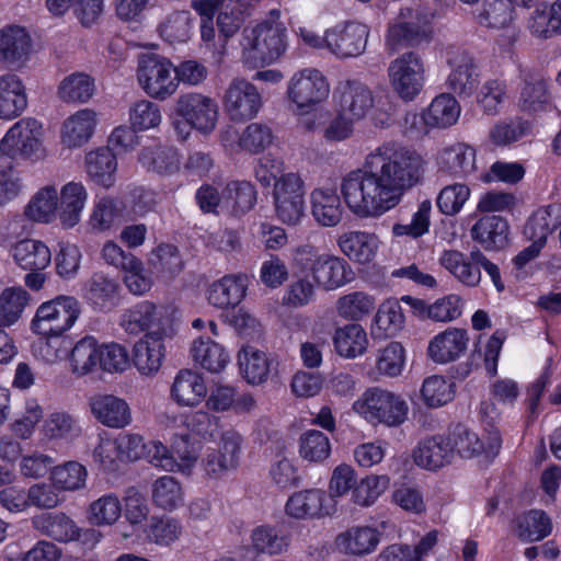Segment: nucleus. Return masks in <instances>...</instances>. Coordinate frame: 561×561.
Wrapping results in <instances>:
<instances>
[{
  "label": "nucleus",
  "mask_w": 561,
  "mask_h": 561,
  "mask_svg": "<svg viewBox=\"0 0 561 561\" xmlns=\"http://www.w3.org/2000/svg\"><path fill=\"white\" fill-rule=\"evenodd\" d=\"M422 157L405 147L383 144L370 151L363 167L350 172L341 192L350 210L359 218H377L397 207L404 194L421 183Z\"/></svg>",
  "instance_id": "f257e3e1"
},
{
  "label": "nucleus",
  "mask_w": 561,
  "mask_h": 561,
  "mask_svg": "<svg viewBox=\"0 0 561 561\" xmlns=\"http://www.w3.org/2000/svg\"><path fill=\"white\" fill-rule=\"evenodd\" d=\"M294 260L305 271H309L316 285L324 290H334L354 279L351 265L330 253H321L311 244L297 248Z\"/></svg>",
  "instance_id": "f03ea898"
},
{
  "label": "nucleus",
  "mask_w": 561,
  "mask_h": 561,
  "mask_svg": "<svg viewBox=\"0 0 561 561\" xmlns=\"http://www.w3.org/2000/svg\"><path fill=\"white\" fill-rule=\"evenodd\" d=\"M286 28L279 22L265 21L242 31L244 60L253 67L273 62L286 49Z\"/></svg>",
  "instance_id": "7ed1b4c3"
},
{
  "label": "nucleus",
  "mask_w": 561,
  "mask_h": 561,
  "mask_svg": "<svg viewBox=\"0 0 561 561\" xmlns=\"http://www.w3.org/2000/svg\"><path fill=\"white\" fill-rule=\"evenodd\" d=\"M353 409L367 421L389 427L403 424L409 413V405L400 394L378 387L367 389L354 402Z\"/></svg>",
  "instance_id": "20e7f679"
},
{
  "label": "nucleus",
  "mask_w": 561,
  "mask_h": 561,
  "mask_svg": "<svg viewBox=\"0 0 561 561\" xmlns=\"http://www.w3.org/2000/svg\"><path fill=\"white\" fill-rule=\"evenodd\" d=\"M137 78L141 89L153 100L165 101L178 90L172 62L153 53L139 58Z\"/></svg>",
  "instance_id": "39448f33"
},
{
  "label": "nucleus",
  "mask_w": 561,
  "mask_h": 561,
  "mask_svg": "<svg viewBox=\"0 0 561 561\" xmlns=\"http://www.w3.org/2000/svg\"><path fill=\"white\" fill-rule=\"evenodd\" d=\"M80 313L77 298L60 295L37 308L32 329L38 334L59 336L75 324Z\"/></svg>",
  "instance_id": "423d86ee"
},
{
  "label": "nucleus",
  "mask_w": 561,
  "mask_h": 561,
  "mask_svg": "<svg viewBox=\"0 0 561 561\" xmlns=\"http://www.w3.org/2000/svg\"><path fill=\"white\" fill-rule=\"evenodd\" d=\"M329 95L328 79L314 68L297 71L287 84V98L300 114L314 111Z\"/></svg>",
  "instance_id": "0eeeda50"
},
{
  "label": "nucleus",
  "mask_w": 561,
  "mask_h": 561,
  "mask_svg": "<svg viewBox=\"0 0 561 561\" xmlns=\"http://www.w3.org/2000/svg\"><path fill=\"white\" fill-rule=\"evenodd\" d=\"M425 68L422 58L414 51L404 53L389 64V82L397 95L413 101L425 82Z\"/></svg>",
  "instance_id": "6e6552de"
},
{
  "label": "nucleus",
  "mask_w": 561,
  "mask_h": 561,
  "mask_svg": "<svg viewBox=\"0 0 561 561\" xmlns=\"http://www.w3.org/2000/svg\"><path fill=\"white\" fill-rule=\"evenodd\" d=\"M273 199L276 217L284 224L296 226L305 215V185L299 174L289 172L274 184Z\"/></svg>",
  "instance_id": "1a4fd4ad"
},
{
  "label": "nucleus",
  "mask_w": 561,
  "mask_h": 561,
  "mask_svg": "<svg viewBox=\"0 0 561 561\" xmlns=\"http://www.w3.org/2000/svg\"><path fill=\"white\" fill-rule=\"evenodd\" d=\"M174 113L195 129L211 131L218 119V105L214 99L202 93L181 94L174 102Z\"/></svg>",
  "instance_id": "9d476101"
},
{
  "label": "nucleus",
  "mask_w": 561,
  "mask_h": 561,
  "mask_svg": "<svg viewBox=\"0 0 561 561\" xmlns=\"http://www.w3.org/2000/svg\"><path fill=\"white\" fill-rule=\"evenodd\" d=\"M368 36L367 25L347 22L325 32V47L339 58L357 57L365 51Z\"/></svg>",
  "instance_id": "9b49d317"
},
{
  "label": "nucleus",
  "mask_w": 561,
  "mask_h": 561,
  "mask_svg": "<svg viewBox=\"0 0 561 561\" xmlns=\"http://www.w3.org/2000/svg\"><path fill=\"white\" fill-rule=\"evenodd\" d=\"M42 125L34 118L16 122L0 141V150L11 158H30L41 147Z\"/></svg>",
  "instance_id": "f8f14e48"
},
{
  "label": "nucleus",
  "mask_w": 561,
  "mask_h": 561,
  "mask_svg": "<svg viewBox=\"0 0 561 561\" xmlns=\"http://www.w3.org/2000/svg\"><path fill=\"white\" fill-rule=\"evenodd\" d=\"M447 438L451 447L453 457L456 454L462 458H472L480 454H485L486 457H494L499 454L502 445V438L497 431L490 432L484 442L462 424L455 425Z\"/></svg>",
  "instance_id": "ddd939ff"
},
{
  "label": "nucleus",
  "mask_w": 561,
  "mask_h": 561,
  "mask_svg": "<svg viewBox=\"0 0 561 561\" xmlns=\"http://www.w3.org/2000/svg\"><path fill=\"white\" fill-rule=\"evenodd\" d=\"M173 328L146 333L134 346V364L144 376H152L159 371L165 356L164 340L172 337Z\"/></svg>",
  "instance_id": "4468645a"
},
{
  "label": "nucleus",
  "mask_w": 561,
  "mask_h": 561,
  "mask_svg": "<svg viewBox=\"0 0 561 561\" xmlns=\"http://www.w3.org/2000/svg\"><path fill=\"white\" fill-rule=\"evenodd\" d=\"M262 106V96L253 83L233 79L226 90L225 108L233 121L254 117Z\"/></svg>",
  "instance_id": "2eb2a0df"
},
{
  "label": "nucleus",
  "mask_w": 561,
  "mask_h": 561,
  "mask_svg": "<svg viewBox=\"0 0 561 561\" xmlns=\"http://www.w3.org/2000/svg\"><path fill=\"white\" fill-rule=\"evenodd\" d=\"M122 328L129 334L137 335L144 331H161L163 328H173L165 310L158 308L150 301H141L126 310L121 320Z\"/></svg>",
  "instance_id": "dca6fc26"
},
{
  "label": "nucleus",
  "mask_w": 561,
  "mask_h": 561,
  "mask_svg": "<svg viewBox=\"0 0 561 561\" xmlns=\"http://www.w3.org/2000/svg\"><path fill=\"white\" fill-rule=\"evenodd\" d=\"M447 62L450 67L448 88L460 98L471 96L479 84V72L473 57L466 51L453 50L448 53Z\"/></svg>",
  "instance_id": "f3484780"
},
{
  "label": "nucleus",
  "mask_w": 561,
  "mask_h": 561,
  "mask_svg": "<svg viewBox=\"0 0 561 561\" xmlns=\"http://www.w3.org/2000/svg\"><path fill=\"white\" fill-rule=\"evenodd\" d=\"M92 415L104 426L124 428L131 421V410L127 401L114 394H95L90 398Z\"/></svg>",
  "instance_id": "a211bd4d"
},
{
  "label": "nucleus",
  "mask_w": 561,
  "mask_h": 561,
  "mask_svg": "<svg viewBox=\"0 0 561 561\" xmlns=\"http://www.w3.org/2000/svg\"><path fill=\"white\" fill-rule=\"evenodd\" d=\"M336 91L340 94L341 112L354 121L365 117L374 105L373 92L357 80L341 82Z\"/></svg>",
  "instance_id": "6ab92c4d"
},
{
  "label": "nucleus",
  "mask_w": 561,
  "mask_h": 561,
  "mask_svg": "<svg viewBox=\"0 0 561 561\" xmlns=\"http://www.w3.org/2000/svg\"><path fill=\"white\" fill-rule=\"evenodd\" d=\"M248 283V276L244 274L226 275L210 285L207 299L217 308H234L245 297Z\"/></svg>",
  "instance_id": "aec40b11"
},
{
  "label": "nucleus",
  "mask_w": 561,
  "mask_h": 561,
  "mask_svg": "<svg viewBox=\"0 0 561 561\" xmlns=\"http://www.w3.org/2000/svg\"><path fill=\"white\" fill-rule=\"evenodd\" d=\"M469 336L467 331L448 328L437 334L428 344V356L435 363H449L458 359L467 350Z\"/></svg>",
  "instance_id": "412c9836"
},
{
  "label": "nucleus",
  "mask_w": 561,
  "mask_h": 561,
  "mask_svg": "<svg viewBox=\"0 0 561 561\" xmlns=\"http://www.w3.org/2000/svg\"><path fill=\"white\" fill-rule=\"evenodd\" d=\"M471 237L485 250H502L510 241V225L501 216H484L471 228Z\"/></svg>",
  "instance_id": "4be33fe9"
},
{
  "label": "nucleus",
  "mask_w": 561,
  "mask_h": 561,
  "mask_svg": "<svg viewBox=\"0 0 561 561\" xmlns=\"http://www.w3.org/2000/svg\"><path fill=\"white\" fill-rule=\"evenodd\" d=\"M238 362L242 376L251 385L265 382L277 366L274 357L252 346L241 350Z\"/></svg>",
  "instance_id": "5701e85b"
},
{
  "label": "nucleus",
  "mask_w": 561,
  "mask_h": 561,
  "mask_svg": "<svg viewBox=\"0 0 561 561\" xmlns=\"http://www.w3.org/2000/svg\"><path fill=\"white\" fill-rule=\"evenodd\" d=\"M401 301L410 305L417 316L438 322H448L460 317L463 305L461 297L458 295H448L430 306L411 296H403Z\"/></svg>",
  "instance_id": "b1692460"
},
{
  "label": "nucleus",
  "mask_w": 561,
  "mask_h": 561,
  "mask_svg": "<svg viewBox=\"0 0 561 561\" xmlns=\"http://www.w3.org/2000/svg\"><path fill=\"white\" fill-rule=\"evenodd\" d=\"M87 198L88 193L81 182L72 181L61 187L58 195V216L64 228H73L79 224Z\"/></svg>",
  "instance_id": "393cba45"
},
{
  "label": "nucleus",
  "mask_w": 561,
  "mask_h": 561,
  "mask_svg": "<svg viewBox=\"0 0 561 561\" xmlns=\"http://www.w3.org/2000/svg\"><path fill=\"white\" fill-rule=\"evenodd\" d=\"M413 458L417 466L428 470L439 469L454 459L448 438L440 435L421 440L413 451Z\"/></svg>",
  "instance_id": "a878e982"
},
{
  "label": "nucleus",
  "mask_w": 561,
  "mask_h": 561,
  "mask_svg": "<svg viewBox=\"0 0 561 561\" xmlns=\"http://www.w3.org/2000/svg\"><path fill=\"white\" fill-rule=\"evenodd\" d=\"M27 106L25 87L13 73L0 76V118L13 119Z\"/></svg>",
  "instance_id": "bb28decb"
},
{
  "label": "nucleus",
  "mask_w": 561,
  "mask_h": 561,
  "mask_svg": "<svg viewBox=\"0 0 561 561\" xmlns=\"http://www.w3.org/2000/svg\"><path fill=\"white\" fill-rule=\"evenodd\" d=\"M337 245L351 261L367 264L376 255L378 238L365 231H347L339 236Z\"/></svg>",
  "instance_id": "cd10ccee"
},
{
  "label": "nucleus",
  "mask_w": 561,
  "mask_h": 561,
  "mask_svg": "<svg viewBox=\"0 0 561 561\" xmlns=\"http://www.w3.org/2000/svg\"><path fill=\"white\" fill-rule=\"evenodd\" d=\"M380 537L376 528L354 526L336 537V545L347 554L362 557L376 550Z\"/></svg>",
  "instance_id": "c85d7f7f"
},
{
  "label": "nucleus",
  "mask_w": 561,
  "mask_h": 561,
  "mask_svg": "<svg viewBox=\"0 0 561 561\" xmlns=\"http://www.w3.org/2000/svg\"><path fill=\"white\" fill-rule=\"evenodd\" d=\"M207 394L203 377L191 370H180L173 381L171 396L175 402L184 407H194L202 402Z\"/></svg>",
  "instance_id": "c756f323"
},
{
  "label": "nucleus",
  "mask_w": 561,
  "mask_h": 561,
  "mask_svg": "<svg viewBox=\"0 0 561 561\" xmlns=\"http://www.w3.org/2000/svg\"><path fill=\"white\" fill-rule=\"evenodd\" d=\"M31 38L24 28L12 26L0 33V59L8 66L20 67L28 57Z\"/></svg>",
  "instance_id": "7c9ffc66"
},
{
  "label": "nucleus",
  "mask_w": 561,
  "mask_h": 561,
  "mask_svg": "<svg viewBox=\"0 0 561 561\" xmlns=\"http://www.w3.org/2000/svg\"><path fill=\"white\" fill-rule=\"evenodd\" d=\"M431 39V28L427 24L420 22H398L389 26L386 46L394 53L399 48L417 46Z\"/></svg>",
  "instance_id": "2f4dec72"
},
{
  "label": "nucleus",
  "mask_w": 561,
  "mask_h": 561,
  "mask_svg": "<svg viewBox=\"0 0 561 561\" xmlns=\"http://www.w3.org/2000/svg\"><path fill=\"white\" fill-rule=\"evenodd\" d=\"M474 161V149L457 142L439 153V170L456 178H463L473 172Z\"/></svg>",
  "instance_id": "473e14b6"
},
{
  "label": "nucleus",
  "mask_w": 561,
  "mask_h": 561,
  "mask_svg": "<svg viewBox=\"0 0 561 561\" xmlns=\"http://www.w3.org/2000/svg\"><path fill=\"white\" fill-rule=\"evenodd\" d=\"M14 262L24 271L45 270L51 260L48 247L34 239H24L12 248Z\"/></svg>",
  "instance_id": "72a5a7b5"
},
{
  "label": "nucleus",
  "mask_w": 561,
  "mask_h": 561,
  "mask_svg": "<svg viewBox=\"0 0 561 561\" xmlns=\"http://www.w3.org/2000/svg\"><path fill=\"white\" fill-rule=\"evenodd\" d=\"M311 213L321 226H336L343 216L339 195L331 190L316 188L311 194Z\"/></svg>",
  "instance_id": "f704fd0d"
},
{
  "label": "nucleus",
  "mask_w": 561,
  "mask_h": 561,
  "mask_svg": "<svg viewBox=\"0 0 561 561\" xmlns=\"http://www.w3.org/2000/svg\"><path fill=\"white\" fill-rule=\"evenodd\" d=\"M561 225V205L552 204L537 209L524 227V234L529 240L546 244L547 238Z\"/></svg>",
  "instance_id": "c9c22d12"
},
{
  "label": "nucleus",
  "mask_w": 561,
  "mask_h": 561,
  "mask_svg": "<svg viewBox=\"0 0 561 561\" xmlns=\"http://www.w3.org/2000/svg\"><path fill=\"white\" fill-rule=\"evenodd\" d=\"M333 344L340 356L355 358L363 355L367 350V333L360 324L350 323L335 330Z\"/></svg>",
  "instance_id": "e433bc0d"
},
{
  "label": "nucleus",
  "mask_w": 561,
  "mask_h": 561,
  "mask_svg": "<svg viewBox=\"0 0 561 561\" xmlns=\"http://www.w3.org/2000/svg\"><path fill=\"white\" fill-rule=\"evenodd\" d=\"M460 115L457 100L448 93L436 96L423 113L424 125L432 128H447L454 125Z\"/></svg>",
  "instance_id": "4c0bfd02"
},
{
  "label": "nucleus",
  "mask_w": 561,
  "mask_h": 561,
  "mask_svg": "<svg viewBox=\"0 0 561 561\" xmlns=\"http://www.w3.org/2000/svg\"><path fill=\"white\" fill-rule=\"evenodd\" d=\"M94 126V111L90 108L78 111L64 123L61 134L62 142L69 148L82 146L92 136Z\"/></svg>",
  "instance_id": "58836bf2"
},
{
  "label": "nucleus",
  "mask_w": 561,
  "mask_h": 561,
  "mask_svg": "<svg viewBox=\"0 0 561 561\" xmlns=\"http://www.w3.org/2000/svg\"><path fill=\"white\" fill-rule=\"evenodd\" d=\"M32 526L60 542L72 541L76 531V523L65 513H42L32 518Z\"/></svg>",
  "instance_id": "ea45409f"
},
{
  "label": "nucleus",
  "mask_w": 561,
  "mask_h": 561,
  "mask_svg": "<svg viewBox=\"0 0 561 561\" xmlns=\"http://www.w3.org/2000/svg\"><path fill=\"white\" fill-rule=\"evenodd\" d=\"M191 354L195 363L210 373L221 371L229 362V355L225 348L209 337L195 339Z\"/></svg>",
  "instance_id": "a19ab883"
},
{
  "label": "nucleus",
  "mask_w": 561,
  "mask_h": 561,
  "mask_svg": "<svg viewBox=\"0 0 561 561\" xmlns=\"http://www.w3.org/2000/svg\"><path fill=\"white\" fill-rule=\"evenodd\" d=\"M138 160L148 171L160 175L173 174L180 168L179 154L171 147H146L139 153Z\"/></svg>",
  "instance_id": "79ce46f5"
},
{
  "label": "nucleus",
  "mask_w": 561,
  "mask_h": 561,
  "mask_svg": "<svg viewBox=\"0 0 561 561\" xmlns=\"http://www.w3.org/2000/svg\"><path fill=\"white\" fill-rule=\"evenodd\" d=\"M116 167L115 153L110 147L91 151L85 156V168L89 176L104 187L113 185Z\"/></svg>",
  "instance_id": "37998d69"
},
{
  "label": "nucleus",
  "mask_w": 561,
  "mask_h": 561,
  "mask_svg": "<svg viewBox=\"0 0 561 561\" xmlns=\"http://www.w3.org/2000/svg\"><path fill=\"white\" fill-rule=\"evenodd\" d=\"M58 211V192L54 185L41 188L24 208V216L37 222H51Z\"/></svg>",
  "instance_id": "c03bdc74"
},
{
  "label": "nucleus",
  "mask_w": 561,
  "mask_h": 561,
  "mask_svg": "<svg viewBox=\"0 0 561 561\" xmlns=\"http://www.w3.org/2000/svg\"><path fill=\"white\" fill-rule=\"evenodd\" d=\"M72 374L82 377L92 373L100 362V345L92 336H84L76 343L69 354Z\"/></svg>",
  "instance_id": "a18cd8bd"
},
{
  "label": "nucleus",
  "mask_w": 561,
  "mask_h": 561,
  "mask_svg": "<svg viewBox=\"0 0 561 561\" xmlns=\"http://www.w3.org/2000/svg\"><path fill=\"white\" fill-rule=\"evenodd\" d=\"M87 298L95 308L112 309L118 301V285L101 273H94L85 284Z\"/></svg>",
  "instance_id": "49530a36"
},
{
  "label": "nucleus",
  "mask_w": 561,
  "mask_h": 561,
  "mask_svg": "<svg viewBox=\"0 0 561 561\" xmlns=\"http://www.w3.org/2000/svg\"><path fill=\"white\" fill-rule=\"evenodd\" d=\"M439 262L461 284L468 287L479 285L481 280L480 268L473 265L463 253L456 250L445 251Z\"/></svg>",
  "instance_id": "de8ad7c7"
},
{
  "label": "nucleus",
  "mask_w": 561,
  "mask_h": 561,
  "mask_svg": "<svg viewBox=\"0 0 561 561\" xmlns=\"http://www.w3.org/2000/svg\"><path fill=\"white\" fill-rule=\"evenodd\" d=\"M94 90V79L91 76L73 72L61 80L58 95L66 103H85L92 98Z\"/></svg>",
  "instance_id": "09e8293b"
},
{
  "label": "nucleus",
  "mask_w": 561,
  "mask_h": 561,
  "mask_svg": "<svg viewBox=\"0 0 561 561\" xmlns=\"http://www.w3.org/2000/svg\"><path fill=\"white\" fill-rule=\"evenodd\" d=\"M516 534L524 541H538L551 533V520L543 511L531 510L516 518Z\"/></svg>",
  "instance_id": "8fccbe9b"
},
{
  "label": "nucleus",
  "mask_w": 561,
  "mask_h": 561,
  "mask_svg": "<svg viewBox=\"0 0 561 561\" xmlns=\"http://www.w3.org/2000/svg\"><path fill=\"white\" fill-rule=\"evenodd\" d=\"M289 538L268 525L255 527L251 533V549L255 553L278 554L287 549Z\"/></svg>",
  "instance_id": "3c124183"
},
{
  "label": "nucleus",
  "mask_w": 561,
  "mask_h": 561,
  "mask_svg": "<svg viewBox=\"0 0 561 561\" xmlns=\"http://www.w3.org/2000/svg\"><path fill=\"white\" fill-rule=\"evenodd\" d=\"M224 203L236 215L251 210L256 203V191L248 181H231L222 191Z\"/></svg>",
  "instance_id": "603ef678"
},
{
  "label": "nucleus",
  "mask_w": 561,
  "mask_h": 561,
  "mask_svg": "<svg viewBox=\"0 0 561 561\" xmlns=\"http://www.w3.org/2000/svg\"><path fill=\"white\" fill-rule=\"evenodd\" d=\"M513 11L511 0H485L477 14V21L484 27L504 28L512 23Z\"/></svg>",
  "instance_id": "864d4df0"
},
{
  "label": "nucleus",
  "mask_w": 561,
  "mask_h": 561,
  "mask_svg": "<svg viewBox=\"0 0 561 561\" xmlns=\"http://www.w3.org/2000/svg\"><path fill=\"white\" fill-rule=\"evenodd\" d=\"M323 499V492L320 490L297 492L287 501L286 512L295 518L314 517L322 510Z\"/></svg>",
  "instance_id": "5fc2aeb1"
},
{
  "label": "nucleus",
  "mask_w": 561,
  "mask_h": 561,
  "mask_svg": "<svg viewBox=\"0 0 561 561\" xmlns=\"http://www.w3.org/2000/svg\"><path fill=\"white\" fill-rule=\"evenodd\" d=\"M331 454L329 437L320 431L310 430L299 438V455L309 462H322Z\"/></svg>",
  "instance_id": "6e6d98bb"
},
{
  "label": "nucleus",
  "mask_w": 561,
  "mask_h": 561,
  "mask_svg": "<svg viewBox=\"0 0 561 561\" xmlns=\"http://www.w3.org/2000/svg\"><path fill=\"white\" fill-rule=\"evenodd\" d=\"M403 323L404 316L399 302L387 301L379 307L375 316L373 333L379 337L391 336L402 329Z\"/></svg>",
  "instance_id": "4d7b16f0"
},
{
  "label": "nucleus",
  "mask_w": 561,
  "mask_h": 561,
  "mask_svg": "<svg viewBox=\"0 0 561 561\" xmlns=\"http://www.w3.org/2000/svg\"><path fill=\"white\" fill-rule=\"evenodd\" d=\"M149 266L162 276H174L182 270V260L175 245L162 243L150 254Z\"/></svg>",
  "instance_id": "13d9d810"
},
{
  "label": "nucleus",
  "mask_w": 561,
  "mask_h": 561,
  "mask_svg": "<svg viewBox=\"0 0 561 561\" xmlns=\"http://www.w3.org/2000/svg\"><path fill=\"white\" fill-rule=\"evenodd\" d=\"M192 18L188 11H174L158 26L159 34L169 43H184L191 36Z\"/></svg>",
  "instance_id": "bf43d9fd"
},
{
  "label": "nucleus",
  "mask_w": 561,
  "mask_h": 561,
  "mask_svg": "<svg viewBox=\"0 0 561 561\" xmlns=\"http://www.w3.org/2000/svg\"><path fill=\"white\" fill-rule=\"evenodd\" d=\"M375 298L363 291H354L339 298V314L351 320H360L375 309Z\"/></svg>",
  "instance_id": "052dcab7"
},
{
  "label": "nucleus",
  "mask_w": 561,
  "mask_h": 561,
  "mask_svg": "<svg viewBox=\"0 0 561 561\" xmlns=\"http://www.w3.org/2000/svg\"><path fill=\"white\" fill-rule=\"evenodd\" d=\"M454 393V383L437 375L427 377L421 389L422 399L430 408H438L448 403L453 400Z\"/></svg>",
  "instance_id": "680f3d73"
},
{
  "label": "nucleus",
  "mask_w": 561,
  "mask_h": 561,
  "mask_svg": "<svg viewBox=\"0 0 561 561\" xmlns=\"http://www.w3.org/2000/svg\"><path fill=\"white\" fill-rule=\"evenodd\" d=\"M274 133L270 125L251 123L242 131L239 146L251 153H260L272 146Z\"/></svg>",
  "instance_id": "e2e57ef3"
},
{
  "label": "nucleus",
  "mask_w": 561,
  "mask_h": 561,
  "mask_svg": "<svg viewBox=\"0 0 561 561\" xmlns=\"http://www.w3.org/2000/svg\"><path fill=\"white\" fill-rule=\"evenodd\" d=\"M27 293L22 288H8L0 295V325L10 327L21 317Z\"/></svg>",
  "instance_id": "0e129e2a"
},
{
  "label": "nucleus",
  "mask_w": 561,
  "mask_h": 561,
  "mask_svg": "<svg viewBox=\"0 0 561 561\" xmlns=\"http://www.w3.org/2000/svg\"><path fill=\"white\" fill-rule=\"evenodd\" d=\"M470 194V187L463 183L449 184L438 193L436 205L442 214L456 216L469 199Z\"/></svg>",
  "instance_id": "69168bd1"
},
{
  "label": "nucleus",
  "mask_w": 561,
  "mask_h": 561,
  "mask_svg": "<svg viewBox=\"0 0 561 561\" xmlns=\"http://www.w3.org/2000/svg\"><path fill=\"white\" fill-rule=\"evenodd\" d=\"M122 514V505L114 494H105L89 506V520L92 525H113Z\"/></svg>",
  "instance_id": "338daca9"
},
{
  "label": "nucleus",
  "mask_w": 561,
  "mask_h": 561,
  "mask_svg": "<svg viewBox=\"0 0 561 561\" xmlns=\"http://www.w3.org/2000/svg\"><path fill=\"white\" fill-rule=\"evenodd\" d=\"M183 500V492L180 483L170 476L157 479L152 484V501L164 510L176 507Z\"/></svg>",
  "instance_id": "774afa93"
}]
</instances>
